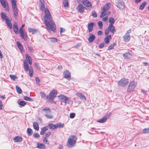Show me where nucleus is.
<instances>
[{"label": "nucleus", "mask_w": 149, "mask_h": 149, "mask_svg": "<svg viewBox=\"0 0 149 149\" xmlns=\"http://www.w3.org/2000/svg\"><path fill=\"white\" fill-rule=\"evenodd\" d=\"M44 13L45 15L44 19L47 29L49 32L52 30L55 32L56 29V25L53 21L52 18L49 11L48 9H45Z\"/></svg>", "instance_id": "1"}, {"label": "nucleus", "mask_w": 149, "mask_h": 149, "mask_svg": "<svg viewBox=\"0 0 149 149\" xmlns=\"http://www.w3.org/2000/svg\"><path fill=\"white\" fill-rule=\"evenodd\" d=\"M77 140L76 137L73 135L70 136L67 143V146L69 147H72L74 146Z\"/></svg>", "instance_id": "2"}, {"label": "nucleus", "mask_w": 149, "mask_h": 149, "mask_svg": "<svg viewBox=\"0 0 149 149\" xmlns=\"http://www.w3.org/2000/svg\"><path fill=\"white\" fill-rule=\"evenodd\" d=\"M45 113V116L47 118L50 119L53 118V116L52 115L51 111L50 109L47 107L45 108L42 110Z\"/></svg>", "instance_id": "3"}, {"label": "nucleus", "mask_w": 149, "mask_h": 149, "mask_svg": "<svg viewBox=\"0 0 149 149\" xmlns=\"http://www.w3.org/2000/svg\"><path fill=\"white\" fill-rule=\"evenodd\" d=\"M57 94V92L54 89L51 91L49 95V101L54 102L53 101V100L56 97Z\"/></svg>", "instance_id": "4"}, {"label": "nucleus", "mask_w": 149, "mask_h": 149, "mask_svg": "<svg viewBox=\"0 0 149 149\" xmlns=\"http://www.w3.org/2000/svg\"><path fill=\"white\" fill-rule=\"evenodd\" d=\"M136 85V83L134 81H132L130 82L128 86L127 90L129 92H131L133 91Z\"/></svg>", "instance_id": "5"}, {"label": "nucleus", "mask_w": 149, "mask_h": 149, "mask_svg": "<svg viewBox=\"0 0 149 149\" xmlns=\"http://www.w3.org/2000/svg\"><path fill=\"white\" fill-rule=\"evenodd\" d=\"M131 29L128 30L125 34L123 36V41L125 42H128L130 39V33L131 32Z\"/></svg>", "instance_id": "6"}, {"label": "nucleus", "mask_w": 149, "mask_h": 149, "mask_svg": "<svg viewBox=\"0 0 149 149\" xmlns=\"http://www.w3.org/2000/svg\"><path fill=\"white\" fill-rule=\"evenodd\" d=\"M128 83L129 81L127 79H123L118 82V84L121 86H126Z\"/></svg>", "instance_id": "7"}, {"label": "nucleus", "mask_w": 149, "mask_h": 149, "mask_svg": "<svg viewBox=\"0 0 149 149\" xmlns=\"http://www.w3.org/2000/svg\"><path fill=\"white\" fill-rule=\"evenodd\" d=\"M12 6L14 13L13 16L14 17H17L18 15V10L16 3H13V4H12Z\"/></svg>", "instance_id": "8"}, {"label": "nucleus", "mask_w": 149, "mask_h": 149, "mask_svg": "<svg viewBox=\"0 0 149 149\" xmlns=\"http://www.w3.org/2000/svg\"><path fill=\"white\" fill-rule=\"evenodd\" d=\"M0 1L2 6L5 8L7 11H9V8L8 3L6 0H0Z\"/></svg>", "instance_id": "9"}, {"label": "nucleus", "mask_w": 149, "mask_h": 149, "mask_svg": "<svg viewBox=\"0 0 149 149\" xmlns=\"http://www.w3.org/2000/svg\"><path fill=\"white\" fill-rule=\"evenodd\" d=\"M116 6L120 10H123L125 7V3L122 0H119Z\"/></svg>", "instance_id": "10"}, {"label": "nucleus", "mask_w": 149, "mask_h": 149, "mask_svg": "<svg viewBox=\"0 0 149 149\" xmlns=\"http://www.w3.org/2000/svg\"><path fill=\"white\" fill-rule=\"evenodd\" d=\"M19 33L21 38L23 39L24 40H27V35L26 33H24L23 30H22L21 29H20Z\"/></svg>", "instance_id": "11"}, {"label": "nucleus", "mask_w": 149, "mask_h": 149, "mask_svg": "<svg viewBox=\"0 0 149 149\" xmlns=\"http://www.w3.org/2000/svg\"><path fill=\"white\" fill-rule=\"evenodd\" d=\"M64 77L68 80L70 79V74L68 70H66L63 72Z\"/></svg>", "instance_id": "12"}, {"label": "nucleus", "mask_w": 149, "mask_h": 149, "mask_svg": "<svg viewBox=\"0 0 149 149\" xmlns=\"http://www.w3.org/2000/svg\"><path fill=\"white\" fill-rule=\"evenodd\" d=\"M82 3L84 5L88 7L91 8L92 7L91 3L87 0H83L82 1Z\"/></svg>", "instance_id": "13"}, {"label": "nucleus", "mask_w": 149, "mask_h": 149, "mask_svg": "<svg viewBox=\"0 0 149 149\" xmlns=\"http://www.w3.org/2000/svg\"><path fill=\"white\" fill-rule=\"evenodd\" d=\"M77 9V11L81 13H82L84 12V7L81 4H79L78 6Z\"/></svg>", "instance_id": "14"}, {"label": "nucleus", "mask_w": 149, "mask_h": 149, "mask_svg": "<svg viewBox=\"0 0 149 149\" xmlns=\"http://www.w3.org/2000/svg\"><path fill=\"white\" fill-rule=\"evenodd\" d=\"M108 28L113 34L116 31L113 25L109 24Z\"/></svg>", "instance_id": "15"}, {"label": "nucleus", "mask_w": 149, "mask_h": 149, "mask_svg": "<svg viewBox=\"0 0 149 149\" xmlns=\"http://www.w3.org/2000/svg\"><path fill=\"white\" fill-rule=\"evenodd\" d=\"M13 29L14 32L16 34L19 33V29L16 22H14V23L13 25Z\"/></svg>", "instance_id": "16"}, {"label": "nucleus", "mask_w": 149, "mask_h": 149, "mask_svg": "<svg viewBox=\"0 0 149 149\" xmlns=\"http://www.w3.org/2000/svg\"><path fill=\"white\" fill-rule=\"evenodd\" d=\"M111 4L109 3H106L103 8V10L104 11H107L110 9L111 7Z\"/></svg>", "instance_id": "17"}, {"label": "nucleus", "mask_w": 149, "mask_h": 149, "mask_svg": "<svg viewBox=\"0 0 149 149\" xmlns=\"http://www.w3.org/2000/svg\"><path fill=\"white\" fill-rule=\"evenodd\" d=\"M76 95L81 99L84 100H86V98L83 94L81 93H77L76 94Z\"/></svg>", "instance_id": "18"}, {"label": "nucleus", "mask_w": 149, "mask_h": 149, "mask_svg": "<svg viewBox=\"0 0 149 149\" xmlns=\"http://www.w3.org/2000/svg\"><path fill=\"white\" fill-rule=\"evenodd\" d=\"M94 24V23L93 22H91L88 24V31L89 32H91L93 30V27Z\"/></svg>", "instance_id": "19"}, {"label": "nucleus", "mask_w": 149, "mask_h": 149, "mask_svg": "<svg viewBox=\"0 0 149 149\" xmlns=\"http://www.w3.org/2000/svg\"><path fill=\"white\" fill-rule=\"evenodd\" d=\"M109 116H104L102 118L99 119L97 121L98 122L100 123H104L105 122L107 119L109 118Z\"/></svg>", "instance_id": "20"}, {"label": "nucleus", "mask_w": 149, "mask_h": 149, "mask_svg": "<svg viewBox=\"0 0 149 149\" xmlns=\"http://www.w3.org/2000/svg\"><path fill=\"white\" fill-rule=\"evenodd\" d=\"M22 138L21 137L16 136L13 139V141L15 142H21L22 141Z\"/></svg>", "instance_id": "21"}, {"label": "nucleus", "mask_w": 149, "mask_h": 149, "mask_svg": "<svg viewBox=\"0 0 149 149\" xmlns=\"http://www.w3.org/2000/svg\"><path fill=\"white\" fill-rule=\"evenodd\" d=\"M90 36L88 38V40L89 43H91L93 42L95 38V36L91 34H90Z\"/></svg>", "instance_id": "22"}, {"label": "nucleus", "mask_w": 149, "mask_h": 149, "mask_svg": "<svg viewBox=\"0 0 149 149\" xmlns=\"http://www.w3.org/2000/svg\"><path fill=\"white\" fill-rule=\"evenodd\" d=\"M39 6L40 10L42 11L43 10L44 11L45 9H47V8H45V5L43 1L42 2L41 1H40V3H39Z\"/></svg>", "instance_id": "23"}, {"label": "nucleus", "mask_w": 149, "mask_h": 149, "mask_svg": "<svg viewBox=\"0 0 149 149\" xmlns=\"http://www.w3.org/2000/svg\"><path fill=\"white\" fill-rule=\"evenodd\" d=\"M26 59L27 61L28 62L29 64L30 65H31L32 63V59L30 57V56H29V55L28 54H26Z\"/></svg>", "instance_id": "24"}, {"label": "nucleus", "mask_w": 149, "mask_h": 149, "mask_svg": "<svg viewBox=\"0 0 149 149\" xmlns=\"http://www.w3.org/2000/svg\"><path fill=\"white\" fill-rule=\"evenodd\" d=\"M66 97L63 95H60L59 96V99L60 100L64 103L65 102V100Z\"/></svg>", "instance_id": "25"}, {"label": "nucleus", "mask_w": 149, "mask_h": 149, "mask_svg": "<svg viewBox=\"0 0 149 149\" xmlns=\"http://www.w3.org/2000/svg\"><path fill=\"white\" fill-rule=\"evenodd\" d=\"M106 37L104 39V41L106 44H108L109 42V40L111 38V36L109 35V36H106Z\"/></svg>", "instance_id": "26"}, {"label": "nucleus", "mask_w": 149, "mask_h": 149, "mask_svg": "<svg viewBox=\"0 0 149 149\" xmlns=\"http://www.w3.org/2000/svg\"><path fill=\"white\" fill-rule=\"evenodd\" d=\"M147 3V2L146 1L143 2L139 7V10H142L143 9Z\"/></svg>", "instance_id": "27"}, {"label": "nucleus", "mask_w": 149, "mask_h": 149, "mask_svg": "<svg viewBox=\"0 0 149 149\" xmlns=\"http://www.w3.org/2000/svg\"><path fill=\"white\" fill-rule=\"evenodd\" d=\"M37 147L40 149H45L46 148V146L43 143H38Z\"/></svg>", "instance_id": "28"}, {"label": "nucleus", "mask_w": 149, "mask_h": 149, "mask_svg": "<svg viewBox=\"0 0 149 149\" xmlns=\"http://www.w3.org/2000/svg\"><path fill=\"white\" fill-rule=\"evenodd\" d=\"M33 126L34 128L36 130H38L39 129V127L38 124L37 122H35L33 123Z\"/></svg>", "instance_id": "29"}, {"label": "nucleus", "mask_w": 149, "mask_h": 149, "mask_svg": "<svg viewBox=\"0 0 149 149\" xmlns=\"http://www.w3.org/2000/svg\"><path fill=\"white\" fill-rule=\"evenodd\" d=\"M28 30L29 32H31L32 34L38 32L37 30L31 28H29Z\"/></svg>", "instance_id": "30"}, {"label": "nucleus", "mask_w": 149, "mask_h": 149, "mask_svg": "<svg viewBox=\"0 0 149 149\" xmlns=\"http://www.w3.org/2000/svg\"><path fill=\"white\" fill-rule=\"evenodd\" d=\"M48 130V128L46 127H44L42 128L41 129V131L40 132V134L41 135H43L45 133L46 131Z\"/></svg>", "instance_id": "31"}, {"label": "nucleus", "mask_w": 149, "mask_h": 149, "mask_svg": "<svg viewBox=\"0 0 149 149\" xmlns=\"http://www.w3.org/2000/svg\"><path fill=\"white\" fill-rule=\"evenodd\" d=\"M24 66L25 70L27 71L29 70V65L25 61L24 62Z\"/></svg>", "instance_id": "32"}, {"label": "nucleus", "mask_w": 149, "mask_h": 149, "mask_svg": "<svg viewBox=\"0 0 149 149\" xmlns=\"http://www.w3.org/2000/svg\"><path fill=\"white\" fill-rule=\"evenodd\" d=\"M40 95L41 97L45 99H47L48 98V96L46 95L44 93L40 92Z\"/></svg>", "instance_id": "33"}, {"label": "nucleus", "mask_w": 149, "mask_h": 149, "mask_svg": "<svg viewBox=\"0 0 149 149\" xmlns=\"http://www.w3.org/2000/svg\"><path fill=\"white\" fill-rule=\"evenodd\" d=\"M17 47L21 51H22L23 50V47L22 46V45H21L19 42L18 41L17 42Z\"/></svg>", "instance_id": "34"}, {"label": "nucleus", "mask_w": 149, "mask_h": 149, "mask_svg": "<svg viewBox=\"0 0 149 149\" xmlns=\"http://www.w3.org/2000/svg\"><path fill=\"white\" fill-rule=\"evenodd\" d=\"M131 55V54L129 52L125 53L123 54V56L125 58H127L128 57H130Z\"/></svg>", "instance_id": "35"}, {"label": "nucleus", "mask_w": 149, "mask_h": 149, "mask_svg": "<svg viewBox=\"0 0 149 149\" xmlns=\"http://www.w3.org/2000/svg\"><path fill=\"white\" fill-rule=\"evenodd\" d=\"M6 23L9 28L10 29H11L12 28V25L10 21L8 19H6Z\"/></svg>", "instance_id": "36"}, {"label": "nucleus", "mask_w": 149, "mask_h": 149, "mask_svg": "<svg viewBox=\"0 0 149 149\" xmlns=\"http://www.w3.org/2000/svg\"><path fill=\"white\" fill-rule=\"evenodd\" d=\"M27 133L28 135L30 136L33 133L32 130L30 128H28L27 129Z\"/></svg>", "instance_id": "37"}, {"label": "nucleus", "mask_w": 149, "mask_h": 149, "mask_svg": "<svg viewBox=\"0 0 149 149\" xmlns=\"http://www.w3.org/2000/svg\"><path fill=\"white\" fill-rule=\"evenodd\" d=\"M48 126L50 129H56V125H54L52 123H49L48 125Z\"/></svg>", "instance_id": "38"}, {"label": "nucleus", "mask_w": 149, "mask_h": 149, "mask_svg": "<svg viewBox=\"0 0 149 149\" xmlns=\"http://www.w3.org/2000/svg\"><path fill=\"white\" fill-rule=\"evenodd\" d=\"M1 17L3 19H5L6 20V19H8L6 18L7 17L6 16L5 14L3 12H2L1 14Z\"/></svg>", "instance_id": "39"}, {"label": "nucleus", "mask_w": 149, "mask_h": 149, "mask_svg": "<svg viewBox=\"0 0 149 149\" xmlns=\"http://www.w3.org/2000/svg\"><path fill=\"white\" fill-rule=\"evenodd\" d=\"M16 88L17 91L18 93L21 94L22 93V91L21 89L18 86H16Z\"/></svg>", "instance_id": "40"}, {"label": "nucleus", "mask_w": 149, "mask_h": 149, "mask_svg": "<svg viewBox=\"0 0 149 149\" xmlns=\"http://www.w3.org/2000/svg\"><path fill=\"white\" fill-rule=\"evenodd\" d=\"M109 21L110 24L113 25L114 22L115 20L113 17H111L109 19Z\"/></svg>", "instance_id": "41"}, {"label": "nucleus", "mask_w": 149, "mask_h": 149, "mask_svg": "<svg viewBox=\"0 0 149 149\" xmlns=\"http://www.w3.org/2000/svg\"><path fill=\"white\" fill-rule=\"evenodd\" d=\"M72 102L70 98L66 97L65 102V103L70 104Z\"/></svg>", "instance_id": "42"}, {"label": "nucleus", "mask_w": 149, "mask_h": 149, "mask_svg": "<svg viewBox=\"0 0 149 149\" xmlns=\"http://www.w3.org/2000/svg\"><path fill=\"white\" fill-rule=\"evenodd\" d=\"M29 75L30 77H32L33 75V71L32 68H30L29 70Z\"/></svg>", "instance_id": "43"}, {"label": "nucleus", "mask_w": 149, "mask_h": 149, "mask_svg": "<svg viewBox=\"0 0 149 149\" xmlns=\"http://www.w3.org/2000/svg\"><path fill=\"white\" fill-rule=\"evenodd\" d=\"M24 98L25 100L28 101L30 102H32L33 101V100L32 99L27 96H24Z\"/></svg>", "instance_id": "44"}, {"label": "nucleus", "mask_w": 149, "mask_h": 149, "mask_svg": "<svg viewBox=\"0 0 149 149\" xmlns=\"http://www.w3.org/2000/svg\"><path fill=\"white\" fill-rule=\"evenodd\" d=\"M63 4L64 7H67L68 6V1L66 0H65L63 1Z\"/></svg>", "instance_id": "45"}, {"label": "nucleus", "mask_w": 149, "mask_h": 149, "mask_svg": "<svg viewBox=\"0 0 149 149\" xmlns=\"http://www.w3.org/2000/svg\"><path fill=\"white\" fill-rule=\"evenodd\" d=\"M10 77L13 80H15L16 79H17V77L14 75L10 74L9 75Z\"/></svg>", "instance_id": "46"}, {"label": "nucleus", "mask_w": 149, "mask_h": 149, "mask_svg": "<svg viewBox=\"0 0 149 149\" xmlns=\"http://www.w3.org/2000/svg\"><path fill=\"white\" fill-rule=\"evenodd\" d=\"M63 124H62L61 123H57L56 125V128L63 127Z\"/></svg>", "instance_id": "47"}, {"label": "nucleus", "mask_w": 149, "mask_h": 149, "mask_svg": "<svg viewBox=\"0 0 149 149\" xmlns=\"http://www.w3.org/2000/svg\"><path fill=\"white\" fill-rule=\"evenodd\" d=\"M110 31L108 29V28H107L105 30V36H109L108 35L109 34Z\"/></svg>", "instance_id": "48"}, {"label": "nucleus", "mask_w": 149, "mask_h": 149, "mask_svg": "<svg viewBox=\"0 0 149 149\" xmlns=\"http://www.w3.org/2000/svg\"><path fill=\"white\" fill-rule=\"evenodd\" d=\"M149 132V128L144 129L143 130V133L146 134Z\"/></svg>", "instance_id": "49"}, {"label": "nucleus", "mask_w": 149, "mask_h": 149, "mask_svg": "<svg viewBox=\"0 0 149 149\" xmlns=\"http://www.w3.org/2000/svg\"><path fill=\"white\" fill-rule=\"evenodd\" d=\"M98 25L100 29H102V23L101 21H99L98 22Z\"/></svg>", "instance_id": "50"}, {"label": "nucleus", "mask_w": 149, "mask_h": 149, "mask_svg": "<svg viewBox=\"0 0 149 149\" xmlns=\"http://www.w3.org/2000/svg\"><path fill=\"white\" fill-rule=\"evenodd\" d=\"M106 11H104L103 10V11H102L100 15V17L101 18H102L103 17H104V16H105L106 15V13H105Z\"/></svg>", "instance_id": "51"}, {"label": "nucleus", "mask_w": 149, "mask_h": 149, "mask_svg": "<svg viewBox=\"0 0 149 149\" xmlns=\"http://www.w3.org/2000/svg\"><path fill=\"white\" fill-rule=\"evenodd\" d=\"M19 104L21 106H24L26 104V102L25 101H21L19 102Z\"/></svg>", "instance_id": "52"}, {"label": "nucleus", "mask_w": 149, "mask_h": 149, "mask_svg": "<svg viewBox=\"0 0 149 149\" xmlns=\"http://www.w3.org/2000/svg\"><path fill=\"white\" fill-rule=\"evenodd\" d=\"M115 45V44L114 43L112 44L108 47V49L109 50L112 49Z\"/></svg>", "instance_id": "53"}, {"label": "nucleus", "mask_w": 149, "mask_h": 149, "mask_svg": "<svg viewBox=\"0 0 149 149\" xmlns=\"http://www.w3.org/2000/svg\"><path fill=\"white\" fill-rule=\"evenodd\" d=\"M92 16L94 17H97V14L96 12L94 11H93L92 12Z\"/></svg>", "instance_id": "54"}, {"label": "nucleus", "mask_w": 149, "mask_h": 149, "mask_svg": "<svg viewBox=\"0 0 149 149\" xmlns=\"http://www.w3.org/2000/svg\"><path fill=\"white\" fill-rule=\"evenodd\" d=\"M57 39L56 38H51V41L53 42H57Z\"/></svg>", "instance_id": "55"}, {"label": "nucleus", "mask_w": 149, "mask_h": 149, "mask_svg": "<svg viewBox=\"0 0 149 149\" xmlns=\"http://www.w3.org/2000/svg\"><path fill=\"white\" fill-rule=\"evenodd\" d=\"M75 114L74 113H72L70 114V117L71 118H73L75 117Z\"/></svg>", "instance_id": "56"}, {"label": "nucleus", "mask_w": 149, "mask_h": 149, "mask_svg": "<svg viewBox=\"0 0 149 149\" xmlns=\"http://www.w3.org/2000/svg\"><path fill=\"white\" fill-rule=\"evenodd\" d=\"M33 136L35 138H37L40 137V136L38 134L36 133L33 134Z\"/></svg>", "instance_id": "57"}, {"label": "nucleus", "mask_w": 149, "mask_h": 149, "mask_svg": "<svg viewBox=\"0 0 149 149\" xmlns=\"http://www.w3.org/2000/svg\"><path fill=\"white\" fill-rule=\"evenodd\" d=\"M51 134V132H47L45 134V136L46 137H48Z\"/></svg>", "instance_id": "58"}, {"label": "nucleus", "mask_w": 149, "mask_h": 149, "mask_svg": "<svg viewBox=\"0 0 149 149\" xmlns=\"http://www.w3.org/2000/svg\"><path fill=\"white\" fill-rule=\"evenodd\" d=\"M35 65L36 68L37 69H39V70L40 69V68L39 66V65L38 64H36V63L35 64Z\"/></svg>", "instance_id": "59"}, {"label": "nucleus", "mask_w": 149, "mask_h": 149, "mask_svg": "<svg viewBox=\"0 0 149 149\" xmlns=\"http://www.w3.org/2000/svg\"><path fill=\"white\" fill-rule=\"evenodd\" d=\"M104 45V43H102L100 44L99 45V47L100 48H102Z\"/></svg>", "instance_id": "60"}, {"label": "nucleus", "mask_w": 149, "mask_h": 149, "mask_svg": "<svg viewBox=\"0 0 149 149\" xmlns=\"http://www.w3.org/2000/svg\"><path fill=\"white\" fill-rule=\"evenodd\" d=\"M3 108V104L2 101L0 100V110L2 109Z\"/></svg>", "instance_id": "61"}, {"label": "nucleus", "mask_w": 149, "mask_h": 149, "mask_svg": "<svg viewBox=\"0 0 149 149\" xmlns=\"http://www.w3.org/2000/svg\"><path fill=\"white\" fill-rule=\"evenodd\" d=\"M108 17L107 16H106L105 17H104L102 19V20L104 21H106L108 19Z\"/></svg>", "instance_id": "62"}, {"label": "nucleus", "mask_w": 149, "mask_h": 149, "mask_svg": "<svg viewBox=\"0 0 149 149\" xmlns=\"http://www.w3.org/2000/svg\"><path fill=\"white\" fill-rule=\"evenodd\" d=\"M28 47L29 50L30 51L32 52L33 51V48L31 47L30 46H28Z\"/></svg>", "instance_id": "63"}, {"label": "nucleus", "mask_w": 149, "mask_h": 149, "mask_svg": "<svg viewBox=\"0 0 149 149\" xmlns=\"http://www.w3.org/2000/svg\"><path fill=\"white\" fill-rule=\"evenodd\" d=\"M47 141H48L47 139L46 138H45L44 139L43 142L45 143H47Z\"/></svg>", "instance_id": "64"}]
</instances>
